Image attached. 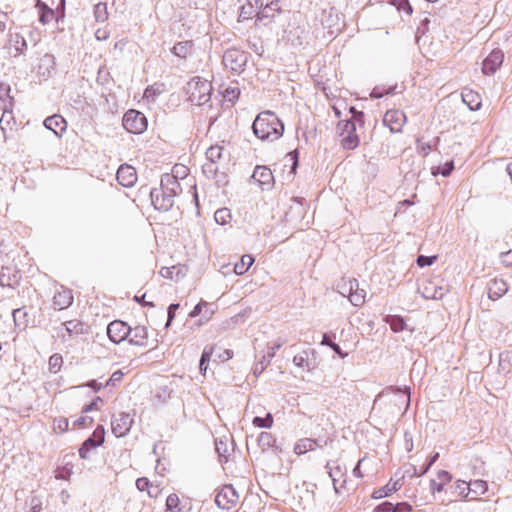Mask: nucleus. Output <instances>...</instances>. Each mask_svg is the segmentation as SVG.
Here are the masks:
<instances>
[{
	"label": "nucleus",
	"instance_id": "14",
	"mask_svg": "<svg viewBox=\"0 0 512 512\" xmlns=\"http://www.w3.org/2000/svg\"><path fill=\"white\" fill-rule=\"evenodd\" d=\"M117 181L124 187H132L137 181V173L134 167L122 164L117 170Z\"/></svg>",
	"mask_w": 512,
	"mask_h": 512
},
{
	"label": "nucleus",
	"instance_id": "40",
	"mask_svg": "<svg viewBox=\"0 0 512 512\" xmlns=\"http://www.w3.org/2000/svg\"><path fill=\"white\" fill-rule=\"evenodd\" d=\"M365 296V290L359 288V282L357 281V289H354V291H352L348 299L353 306L360 307L365 302Z\"/></svg>",
	"mask_w": 512,
	"mask_h": 512
},
{
	"label": "nucleus",
	"instance_id": "45",
	"mask_svg": "<svg viewBox=\"0 0 512 512\" xmlns=\"http://www.w3.org/2000/svg\"><path fill=\"white\" fill-rule=\"evenodd\" d=\"M273 422L274 420L271 413H267L265 417L256 416L252 420L253 425L259 428H271Z\"/></svg>",
	"mask_w": 512,
	"mask_h": 512
},
{
	"label": "nucleus",
	"instance_id": "33",
	"mask_svg": "<svg viewBox=\"0 0 512 512\" xmlns=\"http://www.w3.org/2000/svg\"><path fill=\"white\" fill-rule=\"evenodd\" d=\"M163 83H154L149 85L144 91V98L148 101H155V99L164 92Z\"/></svg>",
	"mask_w": 512,
	"mask_h": 512
},
{
	"label": "nucleus",
	"instance_id": "4",
	"mask_svg": "<svg viewBox=\"0 0 512 512\" xmlns=\"http://www.w3.org/2000/svg\"><path fill=\"white\" fill-rule=\"evenodd\" d=\"M146 116L137 110L130 109L123 116V127L130 133L141 134L147 129Z\"/></svg>",
	"mask_w": 512,
	"mask_h": 512
},
{
	"label": "nucleus",
	"instance_id": "23",
	"mask_svg": "<svg viewBox=\"0 0 512 512\" xmlns=\"http://www.w3.org/2000/svg\"><path fill=\"white\" fill-rule=\"evenodd\" d=\"M69 336L87 334L89 326L79 320H70L63 323Z\"/></svg>",
	"mask_w": 512,
	"mask_h": 512
},
{
	"label": "nucleus",
	"instance_id": "37",
	"mask_svg": "<svg viewBox=\"0 0 512 512\" xmlns=\"http://www.w3.org/2000/svg\"><path fill=\"white\" fill-rule=\"evenodd\" d=\"M36 7L40 9L39 21L42 24L49 23L52 17L54 16V11L41 0H36Z\"/></svg>",
	"mask_w": 512,
	"mask_h": 512
},
{
	"label": "nucleus",
	"instance_id": "63",
	"mask_svg": "<svg viewBox=\"0 0 512 512\" xmlns=\"http://www.w3.org/2000/svg\"><path fill=\"white\" fill-rule=\"evenodd\" d=\"M500 262L506 267H511L512 266V250H509L507 252H502L500 254Z\"/></svg>",
	"mask_w": 512,
	"mask_h": 512
},
{
	"label": "nucleus",
	"instance_id": "58",
	"mask_svg": "<svg viewBox=\"0 0 512 512\" xmlns=\"http://www.w3.org/2000/svg\"><path fill=\"white\" fill-rule=\"evenodd\" d=\"M293 364L297 367H308V359H307V353L303 352L301 354H297L293 357Z\"/></svg>",
	"mask_w": 512,
	"mask_h": 512
},
{
	"label": "nucleus",
	"instance_id": "31",
	"mask_svg": "<svg viewBox=\"0 0 512 512\" xmlns=\"http://www.w3.org/2000/svg\"><path fill=\"white\" fill-rule=\"evenodd\" d=\"M193 46V42L190 41V40H187V41H181V42H177L173 48H172V53L179 57V58H186L187 55L189 54L191 48Z\"/></svg>",
	"mask_w": 512,
	"mask_h": 512
},
{
	"label": "nucleus",
	"instance_id": "25",
	"mask_svg": "<svg viewBox=\"0 0 512 512\" xmlns=\"http://www.w3.org/2000/svg\"><path fill=\"white\" fill-rule=\"evenodd\" d=\"M446 290L432 282L426 285L423 289L422 296L426 299H442Z\"/></svg>",
	"mask_w": 512,
	"mask_h": 512
},
{
	"label": "nucleus",
	"instance_id": "47",
	"mask_svg": "<svg viewBox=\"0 0 512 512\" xmlns=\"http://www.w3.org/2000/svg\"><path fill=\"white\" fill-rule=\"evenodd\" d=\"M218 165L217 163L206 161L202 165L203 174L210 179L217 178L218 176Z\"/></svg>",
	"mask_w": 512,
	"mask_h": 512
},
{
	"label": "nucleus",
	"instance_id": "24",
	"mask_svg": "<svg viewBox=\"0 0 512 512\" xmlns=\"http://www.w3.org/2000/svg\"><path fill=\"white\" fill-rule=\"evenodd\" d=\"M401 482L400 480H397L393 483L389 482L385 486L376 489L372 493L373 499H381L387 496H390L392 493L398 491L401 488Z\"/></svg>",
	"mask_w": 512,
	"mask_h": 512
},
{
	"label": "nucleus",
	"instance_id": "3",
	"mask_svg": "<svg viewBox=\"0 0 512 512\" xmlns=\"http://www.w3.org/2000/svg\"><path fill=\"white\" fill-rule=\"evenodd\" d=\"M250 54L238 48L227 49L222 57V63L233 74L240 75L246 68Z\"/></svg>",
	"mask_w": 512,
	"mask_h": 512
},
{
	"label": "nucleus",
	"instance_id": "8",
	"mask_svg": "<svg viewBox=\"0 0 512 512\" xmlns=\"http://www.w3.org/2000/svg\"><path fill=\"white\" fill-rule=\"evenodd\" d=\"M238 493L232 485H224L215 496V503L221 509H230L236 505Z\"/></svg>",
	"mask_w": 512,
	"mask_h": 512
},
{
	"label": "nucleus",
	"instance_id": "42",
	"mask_svg": "<svg viewBox=\"0 0 512 512\" xmlns=\"http://www.w3.org/2000/svg\"><path fill=\"white\" fill-rule=\"evenodd\" d=\"M274 442H275V438L269 432H261L257 438L258 446L262 450H266L267 448L272 447Z\"/></svg>",
	"mask_w": 512,
	"mask_h": 512
},
{
	"label": "nucleus",
	"instance_id": "52",
	"mask_svg": "<svg viewBox=\"0 0 512 512\" xmlns=\"http://www.w3.org/2000/svg\"><path fill=\"white\" fill-rule=\"evenodd\" d=\"M455 489L458 492V494L460 496H462V497L467 498L468 495L470 494V491L468 490L469 489V483H467L464 480H457L455 482Z\"/></svg>",
	"mask_w": 512,
	"mask_h": 512
},
{
	"label": "nucleus",
	"instance_id": "1",
	"mask_svg": "<svg viewBox=\"0 0 512 512\" xmlns=\"http://www.w3.org/2000/svg\"><path fill=\"white\" fill-rule=\"evenodd\" d=\"M254 135L262 141L279 139L284 132V124L272 111L260 112L252 123Z\"/></svg>",
	"mask_w": 512,
	"mask_h": 512
},
{
	"label": "nucleus",
	"instance_id": "50",
	"mask_svg": "<svg viewBox=\"0 0 512 512\" xmlns=\"http://www.w3.org/2000/svg\"><path fill=\"white\" fill-rule=\"evenodd\" d=\"M222 93L223 97L227 101L233 102L238 99L240 95V89L237 86H228Z\"/></svg>",
	"mask_w": 512,
	"mask_h": 512
},
{
	"label": "nucleus",
	"instance_id": "15",
	"mask_svg": "<svg viewBox=\"0 0 512 512\" xmlns=\"http://www.w3.org/2000/svg\"><path fill=\"white\" fill-rule=\"evenodd\" d=\"M160 187L164 189L165 193L170 194L173 199L181 192V186L175 174H163Z\"/></svg>",
	"mask_w": 512,
	"mask_h": 512
},
{
	"label": "nucleus",
	"instance_id": "51",
	"mask_svg": "<svg viewBox=\"0 0 512 512\" xmlns=\"http://www.w3.org/2000/svg\"><path fill=\"white\" fill-rule=\"evenodd\" d=\"M72 469H73V466L69 465V464H66L62 467H58L55 471L56 479L67 480L72 474Z\"/></svg>",
	"mask_w": 512,
	"mask_h": 512
},
{
	"label": "nucleus",
	"instance_id": "13",
	"mask_svg": "<svg viewBox=\"0 0 512 512\" xmlns=\"http://www.w3.org/2000/svg\"><path fill=\"white\" fill-rule=\"evenodd\" d=\"M383 122L389 127L391 132H401L406 122V116L400 110H388L383 117Z\"/></svg>",
	"mask_w": 512,
	"mask_h": 512
},
{
	"label": "nucleus",
	"instance_id": "12",
	"mask_svg": "<svg viewBox=\"0 0 512 512\" xmlns=\"http://www.w3.org/2000/svg\"><path fill=\"white\" fill-rule=\"evenodd\" d=\"M251 178L258 183L262 190H270L274 184V176L266 166H256Z\"/></svg>",
	"mask_w": 512,
	"mask_h": 512
},
{
	"label": "nucleus",
	"instance_id": "16",
	"mask_svg": "<svg viewBox=\"0 0 512 512\" xmlns=\"http://www.w3.org/2000/svg\"><path fill=\"white\" fill-rule=\"evenodd\" d=\"M44 126L48 130H51L57 137H60L63 132L66 131L67 122L61 115L54 114L44 120Z\"/></svg>",
	"mask_w": 512,
	"mask_h": 512
},
{
	"label": "nucleus",
	"instance_id": "55",
	"mask_svg": "<svg viewBox=\"0 0 512 512\" xmlns=\"http://www.w3.org/2000/svg\"><path fill=\"white\" fill-rule=\"evenodd\" d=\"M179 308V304L178 303H172L168 306L167 308V322L165 324V328H169L172 321L174 320L175 318V314H176V311L177 309Z\"/></svg>",
	"mask_w": 512,
	"mask_h": 512
},
{
	"label": "nucleus",
	"instance_id": "27",
	"mask_svg": "<svg viewBox=\"0 0 512 512\" xmlns=\"http://www.w3.org/2000/svg\"><path fill=\"white\" fill-rule=\"evenodd\" d=\"M387 391L392 392V393H394L395 395H397L399 397V403L401 405H404L405 410L409 407V405H410V394H411L410 387L405 386L402 389L401 387H393V386H391V387L387 388Z\"/></svg>",
	"mask_w": 512,
	"mask_h": 512
},
{
	"label": "nucleus",
	"instance_id": "22",
	"mask_svg": "<svg viewBox=\"0 0 512 512\" xmlns=\"http://www.w3.org/2000/svg\"><path fill=\"white\" fill-rule=\"evenodd\" d=\"M463 102L471 111H477L481 107V97L471 89H464L461 93Z\"/></svg>",
	"mask_w": 512,
	"mask_h": 512
},
{
	"label": "nucleus",
	"instance_id": "35",
	"mask_svg": "<svg viewBox=\"0 0 512 512\" xmlns=\"http://www.w3.org/2000/svg\"><path fill=\"white\" fill-rule=\"evenodd\" d=\"M325 468L327 469V472L329 474V477L331 478L333 482V486L336 493H339V490L337 488V482L338 480L344 476V473L339 465L332 467L331 462L328 461Z\"/></svg>",
	"mask_w": 512,
	"mask_h": 512
},
{
	"label": "nucleus",
	"instance_id": "44",
	"mask_svg": "<svg viewBox=\"0 0 512 512\" xmlns=\"http://www.w3.org/2000/svg\"><path fill=\"white\" fill-rule=\"evenodd\" d=\"M94 16L97 22H105L108 19L107 4L99 2L94 6Z\"/></svg>",
	"mask_w": 512,
	"mask_h": 512
},
{
	"label": "nucleus",
	"instance_id": "17",
	"mask_svg": "<svg viewBox=\"0 0 512 512\" xmlns=\"http://www.w3.org/2000/svg\"><path fill=\"white\" fill-rule=\"evenodd\" d=\"M488 297L495 301L501 298L508 291V285L503 279L494 278L487 284Z\"/></svg>",
	"mask_w": 512,
	"mask_h": 512
},
{
	"label": "nucleus",
	"instance_id": "26",
	"mask_svg": "<svg viewBox=\"0 0 512 512\" xmlns=\"http://www.w3.org/2000/svg\"><path fill=\"white\" fill-rule=\"evenodd\" d=\"M315 446H320L318 444V440L316 439H310V438H304L297 441L294 447V452L298 455H302L307 453L308 451L314 450Z\"/></svg>",
	"mask_w": 512,
	"mask_h": 512
},
{
	"label": "nucleus",
	"instance_id": "11",
	"mask_svg": "<svg viewBox=\"0 0 512 512\" xmlns=\"http://www.w3.org/2000/svg\"><path fill=\"white\" fill-rule=\"evenodd\" d=\"M504 60V53L500 49H494L491 53L483 60L482 71L485 75L494 74L498 68L502 65Z\"/></svg>",
	"mask_w": 512,
	"mask_h": 512
},
{
	"label": "nucleus",
	"instance_id": "60",
	"mask_svg": "<svg viewBox=\"0 0 512 512\" xmlns=\"http://www.w3.org/2000/svg\"><path fill=\"white\" fill-rule=\"evenodd\" d=\"M69 421L67 418H58L54 421V429H58L59 432L63 433L68 430Z\"/></svg>",
	"mask_w": 512,
	"mask_h": 512
},
{
	"label": "nucleus",
	"instance_id": "64",
	"mask_svg": "<svg viewBox=\"0 0 512 512\" xmlns=\"http://www.w3.org/2000/svg\"><path fill=\"white\" fill-rule=\"evenodd\" d=\"M393 504L389 501L382 502L374 508V512H391Z\"/></svg>",
	"mask_w": 512,
	"mask_h": 512
},
{
	"label": "nucleus",
	"instance_id": "46",
	"mask_svg": "<svg viewBox=\"0 0 512 512\" xmlns=\"http://www.w3.org/2000/svg\"><path fill=\"white\" fill-rule=\"evenodd\" d=\"M354 289H357V279L355 278L349 279L348 281H344L342 284L339 285V292L343 296L347 295L348 298L350 297Z\"/></svg>",
	"mask_w": 512,
	"mask_h": 512
},
{
	"label": "nucleus",
	"instance_id": "36",
	"mask_svg": "<svg viewBox=\"0 0 512 512\" xmlns=\"http://www.w3.org/2000/svg\"><path fill=\"white\" fill-rule=\"evenodd\" d=\"M9 42L14 47L18 54H24L27 49V42L25 38L19 33L11 34Z\"/></svg>",
	"mask_w": 512,
	"mask_h": 512
},
{
	"label": "nucleus",
	"instance_id": "2",
	"mask_svg": "<svg viewBox=\"0 0 512 512\" xmlns=\"http://www.w3.org/2000/svg\"><path fill=\"white\" fill-rule=\"evenodd\" d=\"M212 89L211 82L195 76L187 83L188 100L195 105L203 106L210 102Z\"/></svg>",
	"mask_w": 512,
	"mask_h": 512
},
{
	"label": "nucleus",
	"instance_id": "62",
	"mask_svg": "<svg viewBox=\"0 0 512 512\" xmlns=\"http://www.w3.org/2000/svg\"><path fill=\"white\" fill-rule=\"evenodd\" d=\"M412 510V506L409 503L401 502L393 505L391 512H411Z\"/></svg>",
	"mask_w": 512,
	"mask_h": 512
},
{
	"label": "nucleus",
	"instance_id": "28",
	"mask_svg": "<svg viewBox=\"0 0 512 512\" xmlns=\"http://www.w3.org/2000/svg\"><path fill=\"white\" fill-rule=\"evenodd\" d=\"M385 322L389 324L391 330L395 333L402 332L406 329V322L404 318L399 315H387Z\"/></svg>",
	"mask_w": 512,
	"mask_h": 512
},
{
	"label": "nucleus",
	"instance_id": "34",
	"mask_svg": "<svg viewBox=\"0 0 512 512\" xmlns=\"http://www.w3.org/2000/svg\"><path fill=\"white\" fill-rule=\"evenodd\" d=\"M397 88V84L391 85V86H385V85H378L373 88V90L370 93V97L374 99H379L384 97L385 95H391L395 93V90Z\"/></svg>",
	"mask_w": 512,
	"mask_h": 512
},
{
	"label": "nucleus",
	"instance_id": "39",
	"mask_svg": "<svg viewBox=\"0 0 512 512\" xmlns=\"http://www.w3.org/2000/svg\"><path fill=\"white\" fill-rule=\"evenodd\" d=\"M215 450L219 456L220 461H227L229 455V445L227 440L216 439L215 440Z\"/></svg>",
	"mask_w": 512,
	"mask_h": 512
},
{
	"label": "nucleus",
	"instance_id": "43",
	"mask_svg": "<svg viewBox=\"0 0 512 512\" xmlns=\"http://www.w3.org/2000/svg\"><path fill=\"white\" fill-rule=\"evenodd\" d=\"M223 147L219 145L211 146L206 151V161L217 163L221 159Z\"/></svg>",
	"mask_w": 512,
	"mask_h": 512
},
{
	"label": "nucleus",
	"instance_id": "20",
	"mask_svg": "<svg viewBox=\"0 0 512 512\" xmlns=\"http://www.w3.org/2000/svg\"><path fill=\"white\" fill-rule=\"evenodd\" d=\"M280 10V5L278 1H271L270 3L262 6V8H259L256 12L257 20L264 21V24L266 25L268 22L272 20L274 17L275 12Z\"/></svg>",
	"mask_w": 512,
	"mask_h": 512
},
{
	"label": "nucleus",
	"instance_id": "53",
	"mask_svg": "<svg viewBox=\"0 0 512 512\" xmlns=\"http://www.w3.org/2000/svg\"><path fill=\"white\" fill-rule=\"evenodd\" d=\"M392 3L397 7L399 11H404L408 15H411L413 12L409 0H393Z\"/></svg>",
	"mask_w": 512,
	"mask_h": 512
},
{
	"label": "nucleus",
	"instance_id": "30",
	"mask_svg": "<svg viewBox=\"0 0 512 512\" xmlns=\"http://www.w3.org/2000/svg\"><path fill=\"white\" fill-rule=\"evenodd\" d=\"M217 346L214 345H207L200 357L199 361V369L201 373H205L208 368V363L212 357V355L215 353Z\"/></svg>",
	"mask_w": 512,
	"mask_h": 512
},
{
	"label": "nucleus",
	"instance_id": "18",
	"mask_svg": "<svg viewBox=\"0 0 512 512\" xmlns=\"http://www.w3.org/2000/svg\"><path fill=\"white\" fill-rule=\"evenodd\" d=\"M10 85L6 83H0V101L3 103L1 108L3 109V115L0 119V128L4 130L3 122L5 115L9 112L13 105V97L10 95Z\"/></svg>",
	"mask_w": 512,
	"mask_h": 512
},
{
	"label": "nucleus",
	"instance_id": "21",
	"mask_svg": "<svg viewBox=\"0 0 512 512\" xmlns=\"http://www.w3.org/2000/svg\"><path fill=\"white\" fill-rule=\"evenodd\" d=\"M73 303V294L70 289L62 288L53 297V304L58 309H66Z\"/></svg>",
	"mask_w": 512,
	"mask_h": 512
},
{
	"label": "nucleus",
	"instance_id": "59",
	"mask_svg": "<svg viewBox=\"0 0 512 512\" xmlns=\"http://www.w3.org/2000/svg\"><path fill=\"white\" fill-rule=\"evenodd\" d=\"M454 170L453 161H448L444 163L442 166L438 167V174H441L443 177H448L452 171Z\"/></svg>",
	"mask_w": 512,
	"mask_h": 512
},
{
	"label": "nucleus",
	"instance_id": "5",
	"mask_svg": "<svg viewBox=\"0 0 512 512\" xmlns=\"http://www.w3.org/2000/svg\"><path fill=\"white\" fill-rule=\"evenodd\" d=\"M105 439V429L102 425H98L93 433L82 443L79 449V456L82 459L88 458V453L101 446Z\"/></svg>",
	"mask_w": 512,
	"mask_h": 512
},
{
	"label": "nucleus",
	"instance_id": "38",
	"mask_svg": "<svg viewBox=\"0 0 512 512\" xmlns=\"http://www.w3.org/2000/svg\"><path fill=\"white\" fill-rule=\"evenodd\" d=\"M468 490L475 495L471 499H477L478 495H482L488 490V484L484 480H474L469 483Z\"/></svg>",
	"mask_w": 512,
	"mask_h": 512
},
{
	"label": "nucleus",
	"instance_id": "61",
	"mask_svg": "<svg viewBox=\"0 0 512 512\" xmlns=\"http://www.w3.org/2000/svg\"><path fill=\"white\" fill-rule=\"evenodd\" d=\"M179 505V498L176 494H170L166 499V507L168 510L173 511Z\"/></svg>",
	"mask_w": 512,
	"mask_h": 512
},
{
	"label": "nucleus",
	"instance_id": "9",
	"mask_svg": "<svg viewBox=\"0 0 512 512\" xmlns=\"http://www.w3.org/2000/svg\"><path fill=\"white\" fill-rule=\"evenodd\" d=\"M341 145L346 150H353L359 145V137L356 134V126L354 121L347 120L342 125Z\"/></svg>",
	"mask_w": 512,
	"mask_h": 512
},
{
	"label": "nucleus",
	"instance_id": "56",
	"mask_svg": "<svg viewBox=\"0 0 512 512\" xmlns=\"http://www.w3.org/2000/svg\"><path fill=\"white\" fill-rule=\"evenodd\" d=\"M123 376H124V373L121 370L114 371L104 386L105 387L115 386L118 382H120L122 380Z\"/></svg>",
	"mask_w": 512,
	"mask_h": 512
},
{
	"label": "nucleus",
	"instance_id": "49",
	"mask_svg": "<svg viewBox=\"0 0 512 512\" xmlns=\"http://www.w3.org/2000/svg\"><path fill=\"white\" fill-rule=\"evenodd\" d=\"M215 221L220 225H225L231 219L230 210L228 208H221L214 213Z\"/></svg>",
	"mask_w": 512,
	"mask_h": 512
},
{
	"label": "nucleus",
	"instance_id": "57",
	"mask_svg": "<svg viewBox=\"0 0 512 512\" xmlns=\"http://www.w3.org/2000/svg\"><path fill=\"white\" fill-rule=\"evenodd\" d=\"M103 402V399L99 396H97L96 398H94L89 404L85 405L83 408H82V413H88V412H91V411H97L99 410V403H102Z\"/></svg>",
	"mask_w": 512,
	"mask_h": 512
},
{
	"label": "nucleus",
	"instance_id": "10",
	"mask_svg": "<svg viewBox=\"0 0 512 512\" xmlns=\"http://www.w3.org/2000/svg\"><path fill=\"white\" fill-rule=\"evenodd\" d=\"M150 198L154 208L159 211H169L174 205V199L170 194L165 193L161 187L159 189L153 188L150 191Z\"/></svg>",
	"mask_w": 512,
	"mask_h": 512
},
{
	"label": "nucleus",
	"instance_id": "7",
	"mask_svg": "<svg viewBox=\"0 0 512 512\" xmlns=\"http://www.w3.org/2000/svg\"><path fill=\"white\" fill-rule=\"evenodd\" d=\"M129 333H131V327L121 320H114L107 326V335L116 344L126 340Z\"/></svg>",
	"mask_w": 512,
	"mask_h": 512
},
{
	"label": "nucleus",
	"instance_id": "32",
	"mask_svg": "<svg viewBox=\"0 0 512 512\" xmlns=\"http://www.w3.org/2000/svg\"><path fill=\"white\" fill-rule=\"evenodd\" d=\"M333 338H335V335H333ZM321 345L330 347L342 359L346 358L348 355L337 343L333 342L332 336L328 333L323 334Z\"/></svg>",
	"mask_w": 512,
	"mask_h": 512
},
{
	"label": "nucleus",
	"instance_id": "41",
	"mask_svg": "<svg viewBox=\"0 0 512 512\" xmlns=\"http://www.w3.org/2000/svg\"><path fill=\"white\" fill-rule=\"evenodd\" d=\"M12 316H13V320H14V323L16 326L22 327V328L26 327V325L28 323V319H27L28 314L23 308L14 309L12 312Z\"/></svg>",
	"mask_w": 512,
	"mask_h": 512
},
{
	"label": "nucleus",
	"instance_id": "6",
	"mask_svg": "<svg viewBox=\"0 0 512 512\" xmlns=\"http://www.w3.org/2000/svg\"><path fill=\"white\" fill-rule=\"evenodd\" d=\"M134 418L130 413L121 412L117 416H113L111 421V430L116 437L126 436L132 427Z\"/></svg>",
	"mask_w": 512,
	"mask_h": 512
},
{
	"label": "nucleus",
	"instance_id": "54",
	"mask_svg": "<svg viewBox=\"0 0 512 512\" xmlns=\"http://www.w3.org/2000/svg\"><path fill=\"white\" fill-rule=\"evenodd\" d=\"M437 260V256H425V255H419L417 257V265L419 267H426L432 265Z\"/></svg>",
	"mask_w": 512,
	"mask_h": 512
},
{
	"label": "nucleus",
	"instance_id": "19",
	"mask_svg": "<svg viewBox=\"0 0 512 512\" xmlns=\"http://www.w3.org/2000/svg\"><path fill=\"white\" fill-rule=\"evenodd\" d=\"M129 343L137 346H146L148 342V330L145 326H136L131 328V333L127 338Z\"/></svg>",
	"mask_w": 512,
	"mask_h": 512
},
{
	"label": "nucleus",
	"instance_id": "48",
	"mask_svg": "<svg viewBox=\"0 0 512 512\" xmlns=\"http://www.w3.org/2000/svg\"><path fill=\"white\" fill-rule=\"evenodd\" d=\"M49 371L51 373H58L63 365V358L60 354L55 353L49 358Z\"/></svg>",
	"mask_w": 512,
	"mask_h": 512
},
{
	"label": "nucleus",
	"instance_id": "29",
	"mask_svg": "<svg viewBox=\"0 0 512 512\" xmlns=\"http://www.w3.org/2000/svg\"><path fill=\"white\" fill-rule=\"evenodd\" d=\"M255 259L252 255H243L240 260L234 265V272L237 275L245 274L250 266L254 263Z\"/></svg>",
	"mask_w": 512,
	"mask_h": 512
}]
</instances>
